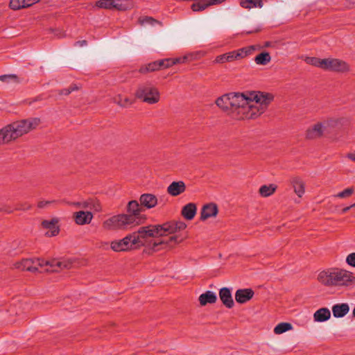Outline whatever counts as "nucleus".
I'll return each instance as SVG.
<instances>
[{
    "label": "nucleus",
    "mask_w": 355,
    "mask_h": 355,
    "mask_svg": "<svg viewBox=\"0 0 355 355\" xmlns=\"http://www.w3.org/2000/svg\"><path fill=\"white\" fill-rule=\"evenodd\" d=\"M187 58H166L159 60L160 69L168 68L174 64L178 63H183L186 60Z\"/></svg>",
    "instance_id": "nucleus-28"
},
{
    "label": "nucleus",
    "mask_w": 355,
    "mask_h": 355,
    "mask_svg": "<svg viewBox=\"0 0 355 355\" xmlns=\"http://www.w3.org/2000/svg\"><path fill=\"white\" fill-rule=\"evenodd\" d=\"M113 0H98L96 6L99 8L112 10L113 9Z\"/></svg>",
    "instance_id": "nucleus-36"
},
{
    "label": "nucleus",
    "mask_w": 355,
    "mask_h": 355,
    "mask_svg": "<svg viewBox=\"0 0 355 355\" xmlns=\"http://www.w3.org/2000/svg\"><path fill=\"white\" fill-rule=\"evenodd\" d=\"M271 60V56L268 52H262L257 55L254 58V62L257 64L266 65Z\"/></svg>",
    "instance_id": "nucleus-30"
},
{
    "label": "nucleus",
    "mask_w": 355,
    "mask_h": 355,
    "mask_svg": "<svg viewBox=\"0 0 355 355\" xmlns=\"http://www.w3.org/2000/svg\"><path fill=\"white\" fill-rule=\"evenodd\" d=\"M32 208V205L28 202H20L17 204L15 208V210L26 211Z\"/></svg>",
    "instance_id": "nucleus-40"
},
{
    "label": "nucleus",
    "mask_w": 355,
    "mask_h": 355,
    "mask_svg": "<svg viewBox=\"0 0 355 355\" xmlns=\"http://www.w3.org/2000/svg\"><path fill=\"white\" fill-rule=\"evenodd\" d=\"M113 9L119 11H125L135 7L133 0H113Z\"/></svg>",
    "instance_id": "nucleus-23"
},
{
    "label": "nucleus",
    "mask_w": 355,
    "mask_h": 355,
    "mask_svg": "<svg viewBox=\"0 0 355 355\" xmlns=\"http://www.w3.org/2000/svg\"><path fill=\"white\" fill-rule=\"evenodd\" d=\"M324 69L338 73H346L350 70L349 65L345 62L336 58H326L324 62Z\"/></svg>",
    "instance_id": "nucleus-9"
},
{
    "label": "nucleus",
    "mask_w": 355,
    "mask_h": 355,
    "mask_svg": "<svg viewBox=\"0 0 355 355\" xmlns=\"http://www.w3.org/2000/svg\"><path fill=\"white\" fill-rule=\"evenodd\" d=\"M135 96L150 105L157 103L160 100L158 89L150 83L140 85L135 92Z\"/></svg>",
    "instance_id": "nucleus-8"
},
{
    "label": "nucleus",
    "mask_w": 355,
    "mask_h": 355,
    "mask_svg": "<svg viewBox=\"0 0 355 355\" xmlns=\"http://www.w3.org/2000/svg\"><path fill=\"white\" fill-rule=\"evenodd\" d=\"M346 157H347L348 159L353 162H355V151L347 153Z\"/></svg>",
    "instance_id": "nucleus-48"
},
{
    "label": "nucleus",
    "mask_w": 355,
    "mask_h": 355,
    "mask_svg": "<svg viewBox=\"0 0 355 355\" xmlns=\"http://www.w3.org/2000/svg\"><path fill=\"white\" fill-rule=\"evenodd\" d=\"M14 209H10L7 207V206H3V207L0 208V212L3 211L8 214L12 213Z\"/></svg>",
    "instance_id": "nucleus-46"
},
{
    "label": "nucleus",
    "mask_w": 355,
    "mask_h": 355,
    "mask_svg": "<svg viewBox=\"0 0 355 355\" xmlns=\"http://www.w3.org/2000/svg\"><path fill=\"white\" fill-rule=\"evenodd\" d=\"M353 315L355 317V308L353 310Z\"/></svg>",
    "instance_id": "nucleus-55"
},
{
    "label": "nucleus",
    "mask_w": 355,
    "mask_h": 355,
    "mask_svg": "<svg viewBox=\"0 0 355 355\" xmlns=\"http://www.w3.org/2000/svg\"><path fill=\"white\" fill-rule=\"evenodd\" d=\"M76 224L83 225L89 224L93 218V214L90 211L80 210L73 214Z\"/></svg>",
    "instance_id": "nucleus-16"
},
{
    "label": "nucleus",
    "mask_w": 355,
    "mask_h": 355,
    "mask_svg": "<svg viewBox=\"0 0 355 355\" xmlns=\"http://www.w3.org/2000/svg\"><path fill=\"white\" fill-rule=\"evenodd\" d=\"M215 62L217 63L229 62L227 53L216 57Z\"/></svg>",
    "instance_id": "nucleus-44"
},
{
    "label": "nucleus",
    "mask_w": 355,
    "mask_h": 355,
    "mask_svg": "<svg viewBox=\"0 0 355 355\" xmlns=\"http://www.w3.org/2000/svg\"><path fill=\"white\" fill-rule=\"evenodd\" d=\"M272 99V94L260 92L230 93L218 97L216 104L234 119H252L262 114Z\"/></svg>",
    "instance_id": "nucleus-1"
},
{
    "label": "nucleus",
    "mask_w": 355,
    "mask_h": 355,
    "mask_svg": "<svg viewBox=\"0 0 355 355\" xmlns=\"http://www.w3.org/2000/svg\"><path fill=\"white\" fill-rule=\"evenodd\" d=\"M71 259H53L46 261L41 259H24L20 261L16 262L14 266L15 268L21 270H27L35 272L38 270V268L47 267L45 270L50 272H58L62 269H69L73 265Z\"/></svg>",
    "instance_id": "nucleus-3"
},
{
    "label": "nucleus",
    "mask_w": 355,
    "mask_h": 355,
    "mask_svg": "<svg viewBox=\"0 0 355 355\" xmlns=\"http://www.w3.org/2000/svg\"><path fill=\"white\" fill-rule=\"evenodd\" d=\"M40 123L38 118L17 121L0 130V143L5 144L35 129Z\"/></svg>",
    "instance_id": "nucleus-4"
},
{
    "label": "nucleus",
    "mask_w": 355,
    "mask_h": 355,
    "mask_svg": "<svg viewBox=\"0 0 355 355\" xmlns=\"http://www.w3.org/2000/svg\"><path fill=\"white\" fill-rule=\"evenodd\" d=\"M240 5L244 8H256L254 0H241Z\"/></svg>",
    "instance_id": "nucleus-41"
},
{
    "label": "nucleus",
    "mask_w": 355,
    "mask_h": 355,
    "mask_svg": "<svg viewBox=\"0 0 355 355\" xmlns=\"http://www.w3.org/2000/svg\"><path fill=\"white\" fill-rule=\"evenodd\" d=\"M318 279L327 286H348L355 282L353 273L343 269L322 271L319 273Z\"/></svg>",
    "instance_id": "nucleus-6"
},
{
    "label": "nucleus",
    "mask_w": 355,
    "mask_h": 355,
    "mask_svg": "<svg viewBox=\"0 0 355 355\" xmlns=\"http://www.w3.org/2000/svg\"><path fill=\"white\" fill-rule=\"evenodd\" d=\"M198 300L201 306H205L207 304L215 303L217 300V296L214 292L207 291L201 294Z\"/></svg>",
    "instance_id": "nucleus-25"
},
{
    "label": "nucleus",
    "mask_w": 355,
    "mask_h": 355,
    "mask_svg": "<svg viewBox=\"0 0 355 355\" xmlns=\"http://www.w3.org/2000/svg\"><path fill=\"white\" fill-rule=\"evenodd\" d=\"M186 190V185L183 181L173 182L167 188V192L172 196H177Z\"/></svg>",
    "instance_id": "nucleus-19"
},
{
    "label": "nucleus",
    "mask_w": 355,
    "mask_h": 355,
    "mask_svg": "<svg viewBox=\"0 0 355 355\" xmlns=\"http://www.w3.org/2000/svg\"><path fill=\"white\" fill-rule=\"evenodd\" d=\"M108 243H102L101 245H99L100 248L107 249Z\"/></svg>",
    "instance_id": "nucleus-53"
},
{
    "label": "nucleus",
    "mask_w": 355,
    "mask_h": 355,
    "mask_svg": "<svg viewBox=\"0 0 355 355\" xmlns=\"http://www.w3.org/2000/svg\"><path fill=\"white\" fill-rule=\"evenodd\" d=\"M348 120L346 118H330L323 121H321L327 135L332 132L333 130L338 126H342L347 123Z\"/></svg>",
    "instance_id": "nucleus-13"
},
{
    "label": "nucleus",
    "mask_w": 355,
    "mask_h": 355,
    "mask_svg": "<svg viewBox=\"0 0 355 355\" xmlns=\"http://www.w3.org/2000/svg\"><path fill=\"white\" fill-rule=\"evenodd\" d=\"M178 239L174 236L167 241H153L147 225L139 227L137 231L128 234L122 239L112 241L110 248L114 252H123L130 250L133 247L146 246L150 250L157 252L160 250L159 246L169 244L172 241L176 243Z\"/></svg>",
    "instance_id": "nucleus-2"
},
{
    "label": "nucleus",
    "mask_w": 355,
    "mask_h": 355,
    "mask_svg": "<svg viewBox=\"0 0 355 355\" xmlns=\"http://www.w3.org/2000/svg\"><path fill=\"white\" fill-rule=\"evenodd\" d=\"M304 61L309 64H311V65H313L315 67H318L322 69H324L325 65L324 64V62H326V58L320 59V58H315V57H306L305 58Z\"/></svg>",
    "instance_id": "nucleus-33"
},
{
    "label": "nucleus",
    "mask_w": 355,
    "mask_h": 355,
    "mask_svg": "<svg viewBox=\"0 0 355 355\" xmlns=\"http://www.w3.org/2000/svg\"><path fill=\"white\" fill-rule=\"evenodd\" d=\"M208 6H209L208 0H205L198 3H193L191 6V9L193 10V11L197 12L204 10Z\"/></svg>",
    "instance_id": "nucleus-37"
},
{
    "label": "nucleus",
    "mask_w": 355,
    "mask_h": 355,
    "mask_svg": "<svg viewBox=\"0 0 355 355\" xmlns=\"http://www.w3.org/2000/svg\"><path fill=\"white\" fill-rule=\"evenodd\" d=\"M141 206V204L139 205L137 201L132 200L128 202L127 208L128 213L124 214L127 216L133 218L135 220L133 223L134 227L139 225L141 223V211L142 208Z\"/></svg>",
    "instance_id": "nucleus-10"
},
{
    "label": "nucleus",
    "mask_w": 355,
    "mask_h": 355,
    "mask_svg": "<svg viewBox=\"0 0 355 355\" xmlns=\"http://www.w3.org/2000/svg\"><path fill=\"white\" fill-rule=\"evenodd\" d=\"M269 44H270V43H269V42H266V46H269Z\"/></svg>",
    "instance_id": "nucleus-56"
},
{
    "label": "nucleus",
    "mask_w": 355,
    "mask_h": 355,
    "mask_svg": "<svg viewBox=\"0 0 355 355\" xmlns=\"http://www.w3.org/2000/svg\"><path fill=\"white\" fill-rule=\"evenodd\" d=\"M40 0H26V3L27 7H29L35 3L38 2Z\"/></svg>",
    "instance_id": "nucleus-49"
},
{
    "label": "nucleus",
    "mask_w": 355,
    "mask_h": 355,
    "mask_svg": "<svg viewBox=\"0 0 355 355\" xmlns=\"http://www.w3.org/2000/svg\"><path fill=\"white\" fill-rule=\"evenodd\" d=\"M291 184L297 196L301 198L305 192V185L302 180L299 177H293L291 179Z\"/></svg>",
    "instance_id": "nucleus-22"
},
{
    "label": "nucleus",
    "mask_w": 355,
    "mask_h": 355,
    "mask_svg": "<svg viewBox=\"0 0 355 355\" xmlns=\"http://www.w3.org/2000/svg\"><path fill=\"white\" fill-rule=\"evenodd\" d=\"M11 313L15 314L17 315H19L21 314V311H14L13 310L10 311Z\"/></svg>",
    "instance_id": "nucleus-54"
},
{
    "label": "nucleus",
    "mask_w": 355,
    "mask_h": 355,
    "mask_svg": "<svg viewBox=\"0 0 355 355\" xmlns=\"http://www.w3.org/2000/svg\"><path fill=\"white\" fill-rule=\"evenodd\" d=\"M78 87L76 85H71L69 88L63 89L60 92V95H68L71 92L78 90Z\"/></svg>",
    "instance_id": "nucleus-42"
},
{
    "label": "nucleus",
    "mask_w": 355,
    "mask_h": 355,
    "mask_svg": "<svg viewBox=\"0 0 355 355\" xmlns=\"http://www.w3.org/2000/svg\"><path fill=\"white\" fill-rule=\"evenodd\" d=\"M139 22L142 26L146 25V24H150L151 26H154L156 24H159V22L158 21H157L156 19H155L150 17H140L139 19Z\"/></svg>",
    "instance_id": "nucleus-38"
},
{
    "label": "nucleus",
    "mask_w": 355,
    "mask_h": 355,
    "mask_svg": "<svg viewBox=\"0 0 355 355\" xmlns=\"http://www.w3.org/2000/svg\"><path fill=\"white\" fill-rule=\"evenodd\" d=\"M352 207H351V205H350V206H349V207H346L343 208V209H342V213H343V214L346 213V212H347V211H349Z\"/></svg>",
    "instance_id": "nucleus-52"
},
{
    "label": "nucleus",
    "mask_w": 355,
    "mask_h": 355,
    "mask_svg": "<svg viewBox=\"0 0 355 355\" xmlns=\"http://www.w3.org/2000/svg\"><path fill=\"white\" fill-rule=\"evenodd\" d=\"M351 207H355V202L351 205Z\"/></svg>",
    "instance_id": "nucleus-57"
},
{
    "label": "nucleus",
    "mask_w": 355,
    "mask_h": 355,
    "mask_svg": "<svg viewBox=\"0 0 355 355\" xmlns=\"http://www.w3.org/2000/svg\"><path fill=\"white\" fill-rule=\"evenodd\" d=\"M10 7L12 10H19L24 8H26V0H10Z\"/></svg>",
    "instance_id": "nucleus-35"
},
{
    "label": "nucleus",
    "mask_w": 355,
    "mask_h": 355,
    "mask_svg": "<svg viewBox=\"0 0 355 355\" xmlns=\"http://www.w3.org/2000/svg\"><path fill=\"white\" fill-rule=\"evenodd\" d=\"M254 3L256 4V8H261L263 6L262 0H254Z\"/></svg>",
    "instance_id": "nucleus-50"
},
{
    "label": "nucleus",
    "mask_w": 355,
    "mask_h": 355,
    "mask_svg": "<svg viewBox=\"0 0 355 355\" xmlns=\"http://www.w3.org/2000/svg\"><path fill=\"white\" fill-rule=\"evenodd\" d=\"M354 193V189L352 187L347 188L345 190L338 193L335 196L340 198H346L349 197Z\"/></svg>",
    "instance_id": "nucleus-39"
},
{
    "label": "nucleus",
    "mask_w": 355,
    "mask_h": 355,
    "mask_svg": "<svg viewBox=\"0 0 355 355\" xmlns=\"http://www.w3.org/2000/svg\"><path fill=\"white\" fill-rule=\"evenodd\" d=\"M254 292L252 288L238 289L235 293V300L237 303L245 304L254 296Z\"/></svg>",
    "instance_id": "nucleus-15"
},
{
    "label": "nucleus",
    "mask_w": 355,
    "mask_h": 355,
    "mask_svg": "<svg viewBox=\"0 0 355 355\" xmlns=\"http://www.w3.org/2000/svg\"><path fill=\"white\" fill-rule=\"evenodd\" d=\"M58 220H44L42 223L44 228L47 229L46 235L49 237L54 236L59 232V228L56 226Z\"/></svg>",
    "instance_id": "nucleus-21"
},
{
    "label": "nucleus",
    "mask_w": 355,
    "mask_h": 355,
    "mask_svg": "<svg viewBox=\"0 0 355 355\" xmlns=\"http://www.w3.org/2000/svg\"><path fill=\"white\" fill-rule=\"evenodd\" d=\"M160 69V63L159 62V60L150 62L147 65L142 66L139 71L142 73H145L147 72H153L157 70Z\"/></svg>",
    "instance_id": "nucleus-32"
},
{
    "label": "nucleus",
    "mask_w": 355,
    "mask_h": 355,
    "mask_svg": "<svg viewBox=\"0 0 355 355\" xmlns=\"http://www.w3.org/2000/svg\"><path fill=\"white\" fill-rule=\"evenodd\" d=\"M134 220L126 215L117 214L112 216L102 223V227L106 231L129 230L134 227Z\"/></svg>",
    "instance_id": "nucleus-7"
},
{
    "label": "nucleus",
    "mask_w": 355,
    "mask_h": 355,
    "mask_svg": "<svg viewBox=\"0 0 355 355\" xmlns=\"http://www.w3.org/2000/svg\"><path fill=\"white\" fill-rule=\"evenodd\" d=\"M76 44L80 46H83L87 45V41L86 40H80V41L76 42Z\"/></svg>",
    "instance_id": "nucleus-51"
},
{
    "label": "nucleus",
    "mask_w": 355,
    "mask_h": 355,
    "mask_svg": "<svg viewBox=\"0 0 355 355\" xmlns=\"http://www.w3.org/2000/svg\"><path fill=\"white\" fill-rule=\"evenodd\" d=\"M254 50H255V46H250L236 51H230L227 53L229 62L241 60L250 54Z\"/></svg>",
    "instance_id": "nucleus-14"
},
{
    "label": "nucleus",
    "mask_w": 355,
    "mask_h": 355,
    "mask_svg": "<svg viewBox=\"0 0 355 355\" xmlns=\"http://www.w3.org/2000/svg\"><path fill=\"white\" fill-rule=\"evenodd\" d=\"M55 200H41L37 203L38 208L42 209L48 205L55 203Z\"/></svg>",
    "instance_id": "nucleus-45"
},
{
    "label": "nucleus",
    "mask_w": 355,
    "mask_h": 355,
    "mask_svg": "<svg viewBox=\"0 0 355 355\" xmlns=\"http://www.w3.org/2000/svg\"><path fill=\"white\" fill-rule=\"evenodd\" d=\"M349 311V306L347 303L337 304L333 306L332 313L335 318L344 317Z\"/></svg>",
    "instance_id": "nucleus-24"
},
{
    "label": "nucleus",
    "mask_w": 355,
    "mask_h": 355,
    "mask_svg": "<svg viewBox=\"0 0 355 355\" xmlns=\"http://www.w3.org/2000/svg\"><path fill=\"white\" fill-rule=\"evenodd\" d=\"M346 262L348 265L355 268V252L350 253L347 256Z\"/></svg>",
    "instance_id": "nucleus-43"
},
{
    "label": "nucleus",
    "mask_w": 355,
    "mask_h": 355,
    "mask_svg": "<svg viewBox=\"0 0 355 355\" xmlns=\"http://www.w3.org/2000/svg\"><path fill=\"white\" fill-rule=\"evenodd\" d=\"M219 297L227 308L231 309L234 306V302L230 288H222L219 291Z\"/></svg>",
    "instance_id": "nucleus-17"
},
{
    "label": "nucleus",
    "mask_w": 355,
    "mask_h": 355,
    "mask_svg": "<svg viewBox=\"0 0 355 355\" xmlns=\"http://www.w3.org/2000/svg\"><path fill=\"white\" fill-rule=\"evenodd\" d=\"M327 135L322 122H317L311 125L306 131V138L317 139Z\"/></svg>",
    "instance_id": "nucleus-11"
},
{
    "label": "nucleus",
    "mask_w": 355,
    "mask_h": 355,
    "mask_svg": "<svg viewBox=\"0 0 355 355\" xmlns=\"http://www.w3.org/2000/svg\"><path fill=\"white\" fill-rule=\"evenodd\" d=\"M16 78L15 75H2L0 76V80L6 81L8 78Z\"/></svg>",
    "instance_id": "nucleus-47"
},
{
    "label": "nucleus",
    "mask_w": 355,
    "mask_h": 355,
    "mask_svg": "<svg viewBox=\"0 0 355 355\" xmlns=\"http://www.w3.org/2000/svg\"><path fill=\"white\" fill-rule=\"evenodd\" d=\"M72 205L76 206L77 208L85 209V211H94L98 212L102 209L100 202L95 199H88L84 201L76 202H73Z\"/></svg>",
    "instance_id": "nucleus-12"
},
{
    "label": "nucleus",
    "mask_w": 355,
    "mask_h": 355,
    "mask_svg": "<svg viewBox=\"0 0 355 355\" xmlns=\"http://www.w3.org/2000/svg\"><path fill=\"white\" fill-rule=\"evenodd\" d=\"M217 214V205L214 203H209L203 206L201 210L200 219L205 220L209 218L216 216Z\"/></svg>",
    "instance_id": "nucleus-18"
},
{
    "label": "nucleus",
    "mask_w": 355,
    "mask_h": 355,
    "mask_svg": "<svg viewBox=\"0 0 355 355\" xmlns=\"http://www.w3.org/2000/svg\"><path fill=\"white\" fill-rule=\"evenodd\" d=\"M196 205L191 202L183 207L182 215L187 220H192L196 214Z\"/></svg>",
    "instance_id": "nucleus-26"
},
{
    "label": "nucleus",
    "mask_w": 355,
    "mask_h": 355,
    "mask_svg": "<svg viewBox=\"0 0 355 355\" xmlns=\"http://www.w3.org/2000/svg\"><path fill=\"white\" fill-rule=\"evenodd\" d=\"M113 101L121 107H128L133 103V101L131 98L124 97L121 94H119L114 97Z\"/></svg>",
    "instance_id": "nucleus-31"
},
{
    "label": "nucleus",
    "mask_w": 355,
    "mask_h": 355,
    "mask_svg": "<svg viewBox=\"0 0 355 355\" xmlns=\"http://www.w3.org/2000/svg\"><path fill=\"white\" fill-rule=\"evenodd\" d=\"M141 205L150 209L156 206L157 204V197L151 193H144L140 196Z\"/></svg>",
    "instance_id": "nucleus-20"
},
{
    "label": "nucleus",
    "mask_w": 355,
    "mask_h": 355,
    "mask_svg": "<svg viewBox=\"0 0 355 355\" xmlns=\"http://www.w3.org/2000/svg\"><path fill=\"white\" fill-rule=\"evenodd\" d=\"M148 230L150 234V236L153 241L155 240H164L162 239V237L174 234L180 230H183L187 227V225L183 221L178 220V221H169L161 225H148ZM177 236L178 242L175 243L174 241L171 242L169 244H164L159 248L160 250L164 249L166 247L171 246L172 244H177L180 243L182 241V239H180V237L177 235H173L172 236ZM171 238V236L164 239V241H167Z\"/></svg>",
    "instance_id": "nucleus-5"
},
{
    "label": "nucleus",
    "mask_w": 355,
    "mask_h": 355,
    "mask_svg": "<svg viewBox=\"0 0 355 355\" xmlns=\"http://www.w3.org/2000/svg\"><path fill=\"white\" fill-rule=\"evenodd\" d=\"M331 312L327 308H321L316 311L313 314L314 320L322 322L330 318Z\"/></svg>",
    "instance_id": "nucleus-27"
},
{
    "label": "nucleus",
    "mask_w": 355,
    "mask_h": 355,
    "mask_svg": "<svg viewBox=\"0 0 355 355\" xmlns=\"http://www.w3.org/2000/svg\"><path fill=\"white\" fill-rule=\"evenodd\" d=\"M277 188V185L274 184L263 185L259 189V193L263 197H268L275 193Z\"/></svg>",
    "instance_id": "nucleus-29"
},
{
    "label": "nucleus",
    "mask_w": 355,
    "mask_h": 355,
    "mask_svg": "<svg viewBox=\"0 0 355 355\" xmlns=\"http://www.w3.org/2000/svg\"><path fill=\"white\" fill-rule=\"evenodd\" d=\"M293 330V325L289 322H281L274 329V333H285Z\"/></svg>",
    "instance_id": "nucleus-34"
}]
</instances>
